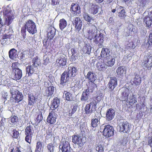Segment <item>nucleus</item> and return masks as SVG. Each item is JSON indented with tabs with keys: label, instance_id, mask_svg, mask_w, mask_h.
Masks as SVG:
<instances>
[{
	"label": "nucleus",
	"instance_id": "obj_57",
	"mask_svg": "<svg viewBox=\"0 0 152 152\" xmlns=\"http://www.w3.org/2000/svg\"><path fill=\"white\" fill-rule=\"evenodd\" d=\"M12 137L14 138H17L19 136V134L18 132L15 129H14L13 131Z\"/></svg>",
	"mask_w": 152,
	"mask_h": 152
},
{
	"label": "nucleus",
	"instance_id": "obj_21",
	"mask_svg": "<svg viewBox=\"0 0 152 152\" xmlns=\"http://www.w3.org/2000/svg\"><path fill=\"white\" fill-rule=\"evenodd\" d=\"M68 71H67V75L69 77H73L77 74V69L75 67H68Z\"/></svg>",
	"mask_w": 152,
	"mask_h": 152
},
{
	"label": "nucleus",
	"instance_id": "obj_32",
	"mask_svg": "<svg viewBox=\"0 0 152 152\" xmlns=\"http://www.w3.org/2000/svg\"><path fill=\"white\" fill-rule=\"evenodd\" d=\"M133 82L134 84L136 86L140 85L141 82L142 78L139 75L136 74Z\"/></svg>",
	"mask_w": 152,
	"mask_h": 152
},
{
	"label": "nucleus",
	"instance_id": "obj_26",
	"mask_svg": "<svg viewBox=\"0 0 152 152\" xmlns=\"http://www.w3.org/2000/svg\"><path fill=\"white\" fill-rule=\"evenodd\" d=\"M66 58L65 57H60L56 60L57 65L58 66H63L66 65Z\"/></svg>",
	"mask_w": 152,
	"mask_h": 152
},
{
	"label": "nucleus",
	"instance_id": "obj_63",
	"mask_svg": "<svg viewBox=\"0 0 152 152\" xmlns=\"http://www.w3.org/2000/svg\"><path fill=\"white\" fill-rule=\"evenodd\" d=\"M58 0H51V4L53 5H57L58 3Z\"/></svg>",
	"mask_w": 152,
	"mask_h": 152
},
{
	"label": "nucleus",
	"instance_id": "obj_45",
	"mask_svg": "<svg viewBox=\"0 0 152 152\" xmlns=\"http://www.w3.org/2000/svg\"><path fill=\"white\" fill-rule=\"evenodd\" d=\"M42 142L40 141H38L36 143L35 152H40L42 150Z\"/></svg>",
	"mask_w": 152,
	"mask_h": 152
},
{
	"label": "nucleus",
	"instance_id": "obj_62",
	"mask_svg": "<svg viewBox=\"0 0 152 152\" xmlns=\"http://www.w3.org/2000/svg\"><path fill=\"white\" fill-rule=\"evenodd\" d=\"M50 61L49 59L47 58L45 59L44 60L43 64L45 65H46Z\"/></svg>",
	"mask_w": 152,
	"mask_h": 152
},
{
	"label": "nucleus",
	"instance_id": "obj_35",
	"mask_svg": "<svg viewBox=\"0 0 152 152\" xmlns=\"http://www.w3.org/2000/svg\"><path fill=\"white\" fill-rule=\"evenodd\" d=\"M66 21L64 18L61 19L59 21V27L61 31L63 30L67 26Z\"/></svg>",
	"mask_w": 152,
	"mask_h": 152
},
{
	"label": "nucleus",
	"instance_id": "obj_1",
	"mask_svg": "<svg viewBox=\"0 0 152 152\" xmlns=\"http://www.w3.org/2000/svg\"><path fill=\"white\" fill-rule=\"evenodd\" d=\"M26 29L32 34H34L37 32L36 25L32 20L29 19L27 20L25 22L24 26L21 27L20 32L24 39L26 37Z\"/></svg>",
	"mask_w": 152,
	"mask_h": 152
},
{
	"label": "nucleus",
	"instance_id": "obj_29",
	"mask_svg": "<svg viewBox=\"0 0 152 152\" xmlns=\"http://www.w3.org/2000/svg\"><path fill=\"white\" fill-rule=\"evenodd\" d=\"M60 103V100L58 97H55L51 105L50 108L53 110L57 108L58 106Z\"/></svg>",
	"mask_w": 152,
	"mask_h": 152
},
{
	"label": "nucleus",
	"instance_id": "obj_17",
	"mask_svg": "<svg viewBox=\"0 0 152 152\" xmlns=\"http://www.w3.org/2000/svg\"><path fill=\"white\" fill-rule=\"evenodd\" d=\"M15 68V67H14ZM12 72L14 75V78L15 80L20 79L22 76L21 70L18 68H14L12 69Z\"/></svg>",
	"mask_w": 152,
	"mask_h": 152
},
{
	"label": "nucleus",
	"instance_id": "obj_20",
	"mask_svg": "<svg viewBox=\"0 0 152 152\" xmlns=\"http://www.w3.org/2000/svg\"><path fill=\"white\" fill-rule=\"evenodd\" d=\"M114 110L112 108L108 109L106 114V117L107 120L110 121L112 120L115 115Z\"/></svg>",
	"mask_w": 152,
	"mask_h": 152
},
{
	"label": "nucleus",
	"instance_id": "obj_28",
	"mask_svg": "<svg viewBox=\"0 0 152 152\" xmlns=\"http://www.w3.org/2000/svg\"><path fill=\"white\" fill-rule=\"evenodd\" d=\"M54 89V87L51 85L48 87L45 91V96L48 97H51L53 94Z\"/></svg>",
	"mask_w": 152,
	"mask_h": 152
},
{
	"label": "nucleus",
	"instance_id": "obj_52",
	"mask_svg": "<svg viewBox=\"0 0 152 152\" xmlns=\"http://www.w3.org/2000/svg\"><path fill=\"white\" fill-rule=\"evenodd\" d=\"M18 118L17 116L12 115L10 118L9 121L11 122V123H14L18 121Z\"/></svg>",
	"mask_w": 152,
	"mask_h": 152
},
{
	"label": "nucleus",
	"instance_id": "obj_3",
	"mask_svg": "<svg viewBox=\"0 0 152 152\" xmlns=\"http://www.w3.org/2000/svg\"><path fill=\"white\" fill-rule=\"evenodd\" d=\"M10 92L12 94V98L15 100V102L18 103L23 100V95L22 93L18 90H14L13 88H12L10 89Z\"/></svg>",
	"mask_w": 152,
	"mask_h": 152
},
{
	"label": "nucleus",
	"instance_id": "obj_64",
	"mask_svg": "<svg viewBox=\"0 0 152 152\" xmlns=\"http://www.w3.org/2000/svg\"><path fill=\"white\" fill-rule=\"evenodd\" d=\"M19 63L18 62H15L12 63V66H17Z\"/></svg>",
	"mask_w": 152,
	"mask_h": 152
},
{
	"label": "nucleus",
	"instance_id": "obj_27",
	"mask_svg": "<svg viewBox=\"0 0 152 152\" xmlns=\"http://www.w3.org/2000/svg\"><path fill=\"white\" fill-rule=\"evenodd\" d=\"M129 93V89L127 88L125 89L121 94V101H126L128 100Z\"/></svg>",
	"mask_w": 152,
	"mask_h": 152
},
{
	"label": "nucleus",
	"instance_id": "obj_53",
	"mask_svg": "<svg viewBox=\"0 0 152 152\" xmlns=\"http://www.w3.org/2000/svg\"><path fill=\"white\" fill-rule=\"evenodd\" d=\"M136 45L134 44V42L133 41H131L129 42L127 44L128 49H134L136 47Z\"/></svg>",
	"mask_w": 152,
	"mask_h": 152
},
{
	"label": "nucleus",
	"instance_id": "obj_58",
	"mask_svg": "<svg viewBox=\"0 0 152 152\" xmlns=\"http://www.w3.org/2000/svg\"><path fill=\"white\" fill-rule=\"evenodd\" d=\"M148 42L149 45H152V30L150 33Z\"/></svg>",
	"mask_w": 152,
	"mask_h": 152
},
{
	"label": "nucleus",
	"instance_id": "obj_4",
	"mask_svg": "<svg viewBox=\"0 0 152 152\" xmlns=\"http://www.w3.org/2000/svg\"><path fill=\"white\" fill-rule=\"evenodd\" d=\"M119 131L121 132L129 133L131 129V125L127 121H123L120 123Z\"/></svg>",
	"mask_w": 152,
	"mask_h": 152
},
{
	"label": "nucleus",
	"instance_id": "obj_37",
	"mask_svg": "<svg viewBox=\"0 0 152 152\" xmlns=\"http://www.w3.org/2000/svg\"><path fill=\"white\" fill-rule=\"evenodd\" d=\"M91 49V47L89 45L86 44L83 47L82 50L84 53L90 54Z\"/></svg>",
	"mask_w": 152,
	"mask_h": 152
},
{
	"label": "nucleus",
	"instance_id": "obj_34",
	"mask_svg": "<svg viewBox=\"0 0 152 152\" xmlns=\"http://www.w3.org/2000/svg\"><path fill=\"white\" fill-rule=\"evenodd\" d=\"M56 30L53 27L51 28L48 34V39L49 40L52 39L55 35Z\"/></svg>",
	"mask_w": 152,
	"mask_h": 152
},
{
	"label": "nucleus",
	"instance_id": "obj_51",
	"mask_svg": "<svg viewBox=\"0 0 152 152\" xmlns=\"http://www.w3.org/2000/svg\"><path fill=\"white\" fill-rule=\"evenodd\" d=\"M34 67H26V72L28 73V75L30 76L34 73Z\"/></svg>",
	"mask_w": 152,
	"mask_h": 152
},
{
	"label": "nucleus",
	"instance_id": "obj_60",
	"mask_svg": "<svg viewBox=\"0 0 152 152\" xmlns=\"http://www.w3.org/2000/svg\"><path fill=\"white\" fill-rule=\"evenodd\" d=\"M96 150L98 152H103L104 149L103 147L101 145H99L96 147Z\"/></svg>",
	"mask_w": 152,
	"mask_h": 152
},
{
	"label": "nucleus",
	"instance_id": "obj_48",
	"mask_svg": "<svg viewBox=\"0 0 152 152\" xmlns=\"http://www.w3.org/2000/svg\"><path fill=\"white\" fill-rule=\"evenodd\" d=\"M42 119L43 116L42 113L41 111H39L36 118L35 121L37 124H39L42 120Z\"/></svg>",
	"mask_w": 152,
	"mask_h": 152
},
{
	"label": "nucleus",
	"instance_id": "obj_40",
	"mask_svg": "<svg viewBox=\"0 0 152 152\" xmlns=\"http://www.w3.org/2000/svg\"><path fill=\"white\" fill-rule=\"evenodd\" d=\"M4 15L6 17V19H8L9 20H10L12 18V14L11 12L7 10H6L4 12Z\"/></svg>",
	"mask_w": 152,
	"mask_h": 152
},
{
	"label": "nucleus",
	"instance_id": "obj_39",
	"mask_svg": "<svg viewBox=\"0 0 152 152\" xmlns=\"http://www.w3.org/2000/svg\"><path fill=\"white\" fill-rule=\"evenodd\" d=\"M33 66H41V62L38 59V57L36 56L34 57L32 60Z\"/></svg>",
	"mask_w": 152,
	"mask_h": 152
},
{
	"label": "nucleus",
	"instance_id": "obj_25",
	"mask_svg": "<svg viewBox=\"0 0 152 152\" xmlns=\"http://www.w3.org/2000/svg\"><path fill=\"white\" fill-rule=\"evenodd\" d=\"M142 64L144 66H152V56H147L146 59L142 62Z\"/></svg>",
	"mask_w": 152,
	"mask_h": 152
},
{
	"label": "nucleus",
	"instance_id": "obj_50",
	"mask_svg": "<svg viewBox=\"0 0 152 152\" xmlns=\"http://www.w3.org/2000/svg\"><path fill=\"white\" fill-rule=\"evenodd\" d=\"M102 98L103 96L102 94L99 93L97 94L96 96L94 97V100H96L97 103H98L101 101Z\"/></svg>",
	"mask_w": 152,
	"mask_h": 152
},
{
	"label": "nucleus",
	"instance_id": "obj_56",
	"mask_svg": "<svg viewBox=\"0 0 152 152\" xmlns=\"http://www.w3.org/2000/svg\"><path fill=\"white\" fill-rule=\"evenodd\" d=\"M115 61V59L114 58H112L110 60L107 61V65L108 66H112L114 65Z\"/></svg>",
	"mask_w": 152,
	"mask_h": 152
},
{
	"label": "nucleus",
	"instance_id": "obj_8",
	"mask_svg": "<svg viewBox=\"0 0 152 152\" xmlns=\"http://www.w3.org/2000/svg\"><path fill=\"white\" fill-rule=\"evenodd\" d=\"M114 130L113 126L109 125H106L103 132V135L107 137L113 136L114 133Z\"/></svg>",
	"mask_w": 152,
	"mask_h": 152
},
{
	"label": "nucleus",
	"instance_id": "obj_55",
	"mask_svg": "<svg viewBox=\"0 0 152 152\" xmlns=\"http://www.w3.org/2000/svg\"><path fill=\"white\" fill-rule=\"evenodd\" d=\"M138 98L140 99V104H141L142 106L143 105H144V104L145 102V96L144 95L142 96H139L138 97Z\"/></svg>",
	"mask_w": 152,
	"mask_h": 152
},
{
	"label": "nucleus",
	"instance_id": "obj_7",
	"mask_svg": "<svg viewBox=\"0 0 152 152\" xmlns=\"http://www.w3.org/2000/svg\"><path fill=\"white\" fill-rule=\"evenodd\" d=\"M87 77L89 81L92 83L90 89H91L92 91L97 87L96 85L94 83L96 79V75L94 73L89 72L87 74Z\"/></svg>",
	"mask_w": 152,
	"mask_h": 152
},
{
	"label": "nucleus",
	"instance_id": "obj_2",
	"mask_svg": "<svg viewBox=\"0 0 152 152\" xmlns=\"http://www.w3.org/2000/svg\"><path fill=\"white\" fill-rule=\"evenodd\" d=\"M34 132L33 126L31 125L27 126L25 129V134L26 137L25 139L26 141L29 144L31 142L32 137Z\"/></svg>",
	"mask_w": 152,
	"mask_h": 152
},
{
	"label": "nucleus",
	"instance_id": "obj_38",
	"mask_svg": "<svg viewBox=\"0 0 152 152\" xmlns=\"http://www.w3.org/2000/svg\"><path fill=\"white\" fill-rule=\"evenodd\" d=\"M70 145L68 141L64 140L63 142L62 146L61 149V151L70 150Z\"/></svg>",
	"mask_w": 152,
	"mask_h": 152
},
{
	"label": "nucleus",
	"instance_id": "obj_6",
	"mask_svg": "<svg viewBox=\"0 0 152 152\" xmlns=\"http://www.w3.org/2000/svg\"><path fill=\"white\" fill-rule=\"evenodd\" d=\"M40 96L38 93L35 94L31 93L28 94V104L30 106L33 105L35 104Z\"/></svg>",
	"mask_w": 152,
	"mask_h": 152
},
{
	"label": "nucleus",
	"instance_id": "obj_36",
	"mask_svg": "<svg viewBox=\"0 0 152 152\" xmlns=\"http://www.w3.org/2000/svg\"><path fill=\"white\" fill-rule=\"evenodd\" d=\"M78 107L77 104H75L71 106V109L69 110L68 115L71 117L72 115L76 111Z\"/></svg>",
	"mask_w": 152,
	"mask_h": 152
},
{
	"label": "nucleus",
	"instance_id": "obj_24",
	"mask_svg": "<svg viewBox=\"0 0 152 152\" xmlns=\"http://www.w3.org/2000/svg\"><path fill=\"white\" fill-rule=\"evenodd\" d=\"M9 56L10 58L15 60L18 56L17 51L15 48L11 49L9 51Z\"/></svg>",
	"mask_w": 152,
	"mask_h": 152
},
{
	"label": "nucleus",
	"instance_id": "obj_54",
	"mask_svg": "<svg viewBox=\"0 0 152 152\" xmlns=\"http://www.w3.org/2000/svg\"><path fill=\"white\" fill-rule=\"evenodd\" d=\"M83 17L84 19L87 21L90 22L92 20V18L87 13H85L83 15Z\"/></svg>",
	"mask_w": 152,
	"mask_h": 152
},
{
	"label": "nucleus",
	"instance_id": "obj_13",
	"mask_svg": "<svg viewBox=\"0 0 152 152\" xmlns=\"http://www.w3.org/2000/svg\"><path fill=\"white\" fill-rule=\"evenodd\" d=\"M56 116L55 115V112L52 111L49 113V115L47 117V121L50 124H54L56 122Z\"/></svg>",
	"mask_w": 152,
	"mask_h": 152
},
{
	"label": "nucleus",
	"instance_id": "obj_46",
	"mask_svg": "<svg viewBox=\"0 0 152 152\" xmlns=\"http://www.w3.org/2000/svg\"><path fill=\"white\" fill-rule=\"evenodd\" d=\"M47 148L49 152H54L55 148L54 143H51L48 144Z\"/></svg>",
	"mask_w": 152,
	"mask_h": 152
},
{
	"label": "nucleus",
	"instance_id": "obj_11",
	"mask_svg": "<svg viewBox=\"0 0 152 152\" xmlns=\"http://www.w3.org/2000/svg\"><path fill=\"white\" fill-rule=\"evenodd\" d=\"M73 25L75 26V31L79 32L81 29L82 25V22L79 17L74 18L72 21Z\"/></svg>",
	"mask_w": 152,
	"mask_h": 152
},
{
	"label": "nucleus",
	"instance_id": "obj_33",
	"mask_svg": "<svg viewBox=\"0 0 152 152\" xmlns=\"http://www.w3.org/2000/svg\"><path fill=\"white\" fill-rule=\"evenodd\" d=\"M99 9V7L98 5L93 4L91 5L90 10L91 13L95 15L98 13Z\"/></svg>",
	"mask_w": 152,
	"mask_h": 152
},
{
	"label": "nucleus",
	"instance_id": "obj_19",
	"mask_svg": "<svg viewBox=\"0 0 152 152\" xmlns=\"http://www.w3.org/2000/svg\"><path fill=\"white\" fill-rule=\"evenodd\" d=\"M143 24L145 26L149 28L152 27V18L149 15L145 16L143 18Z\"/></svg>",
	"mask_w": 152,
	"mask_h": 152
},
{
	"label": "nucleus",
	"instance_id": "obj_49",
	"mask_svg": "<svg viewBox=\"0 0 152 152\" xmlns=\"http://www.w3.org/2000/svg\"><path fill=\"white\" fill-rule=\"evenodd\" d=\"M97 103L96 100L93 99L89 104H90V106L91 107V108L92 109H93L94 111H95L96 110V106Z\"/></svg>",
	"mask_w": 152,
	"mask_h": 152
},
{
	"label": "nucleus",
	"instance_id": "obj_9",
	"mask_svg": "<svg viewBox=\"0 0 152 152\" xmlns=\"http://www.w3.org/2000/svg\"><path fill=\"white\" fill-rule=\"evenodd\" d=\"M104 35L102 33H100L99 34H96L94 38V42L99 47H102L104 41Z\"/></svg>",
	"mask_w": 152,
	"mask_h": 152
},
{
	"label": "nucleus",
	"instance_id": "obj_18",
	"mask_svg": "<svg viewBox=\"0 0 152 152\" xmlns=\"http://www.w3.org/2000/svg\"><path fill=\"white\" fill-rule=\"evenodd\" d=\"M110 51L108 48H103L101 51L100 56L99 57L100 58H99V59H100L101 58H103L104 59H107L110 56Z\"/></svg>",
	"mask_w": 152,
	"mask_h": 152
},
{
	"label": "nucleus",
	"instance_id": "obj_5",
	"mask_svg": "<svg viewBox=\"0 0 152 152\" xmlns=\"http://www.w3.org/2000/svg\"><path fill=\"white\" fill-rule=\"evenodd\" d=\"M97 29L96 27L94 25H92L89 28V30L86 35V37L88 39L91 40L94 39L97 32Z\"/></svg>",
	"mask_w": 152,
	"mask_h": 152
},
{
	"label": "nucleus",
	"instance_id": "obj_14",
	"mask_svg": "<svg viewBox=\"0 0 152 152\" xmlns=\"http://www.w3.org/2000/svg\"><path fill=\"white\" fill-rule=\"evenodd\" d=\"M100 115L99 113L95 114L94 118L91 120V126L94 128L97 126L100 123Z\"/></svg>",
	"mask_w": 152,
	"mask_h": 152
},
{
	"label": "nucleus",
	"instance_id": "obj_47",
	"mask_svg": "<svg viewBox=\"0 0 152 152\" xmlns=\"http://www.w3.org/2000/svg\"><path fill=\"white\" fill-rule=\"evenodd\" d=\"M71 51L72 53L71 59L72 61H75L76 59V57H77V56L75 55L77 53L76 50L75 48H73L71 49Z\"/></svg>",
	"mask_w": 152,
	"mask_h": 152
},
{
	"label": "nucleus",
	"instance_id": "obj_31",
	"mask_svg": "<svg viewBox=\"0 0 152 152\" xmlns=\"http://www.w3.org/2000/svg\"><path fill=\"white\" fill-rule=\"evenodd\" d=\"M89 93L88 89H86L83 91L80 98L81 101L86 102L88 100Z\"/></svg>",
	"mask_w": 152,
	"mask_h": 152
},
{
	"label": "nucleus",
	"instance_id": "obj_44",
	"mask_svg": "<svg viewBox=\"0 0 152 152\" xmlns=\"http://www.w3.org/2000/svg\"><path fill=\"white\" fill-rule=\"evenodd\" d=\"M66 91H64V93L65 94V99L68 101H71L73 100V96L72 94L69 92H66Z\"/></svg>",
	"mask_w": 152,
	"mask_h": 152
},
{
	"label": "nucleus",
	"instance_id": "obj_12",
	"mask_svg": "<svg viewBox=\"0 0 152 152\" xmlns=\"http://www.w3.org/2000/svg\"><path fill=\"white\" fill-rule=\"evenodd\" d=\"M70 11L73 16L78 15L81 12L80 8L78 4L72 3L70 6Z\"/></svg>",
	"mask_w": 152,
	"mask_h": 152
},
{
	"label": "nucleus",
	"instance_id": "obj_42",
	"mask_svg": "<svg viewBox=\"0 0 152 152\" xmlns=\"http://www.w3.org/2000/svg\"><path fill=\"white\" fill-rule=\"evenodd\" d=\"M125 67L123 68V67H118L116 70L117 73L119 77L123 75L125 73L126 71L124 68Z\"/></svg>",
	"mask_w": 152,
	"mask_h": 152
},
{
	"label": "nucleus",
	"instance_id": "obj_59",
	"mask_svg": "<svg viewBox=\"0 0 152 152\" xmlns=\"http://www.w3.org/2000/svg\"><path fill=\"white\" fill-rule=\"evenodd\" d=\"M26 54L25 52H22L19 55L20 59L22 61H23L25 59V55Z\"/></svg>",
	"mask_w": 152,
	"mask_h": 152
},
{
	"label": "nucleus",
	"instance_id": "obj_30",
	"mask_svg": "<svg viewBox=\"0 0 152 152\" xmlns=\"http://www.w3.org/2000/svg\"><path fill=\"white\" fill-rule=\"evenodd\" d=\"M150 0H138L137 5L140 8H144L148 5Z\"/></svg>",
	"mask_w": 152,
	"mask_h": 152
},
{
	"label": "nucleus",
	"instance_id": "obj_23",
	"mask_svg": "<svg viewBox=\"0 0 152 152\" xmlns=\"http://www.w3.org/2000/svg\"><path fill=\"white\" fill-rule=\"evenodd\" d=\"M12 34L6 33L2 34L1 39V44L4 45L7 44V42L12 38Z\"/></svg>",
	"mask_w": 152,
	"mask_h": 152
},
{
	"label": "nucleus",
	"instance_id": "obj_15",
	"mask_svg": "<svg viewBox=\"0 0 152 152\" xmlns=\"http://www.w3.org/2000/svg\"><path fill=\"white\" fill-rule=\"evenodd\" d=\"M83 138L81 137L79 135H74L72 136V142L75 144H77L78 145H82L85 142L83 141Z\"/></svg>",
	"mask_w": 152,
	"mask_h": 152
},
{
	"label": "nucleus",
	"instance_id": "obj_61",
	"mask_svg": "<svg viewBox=\"0 0 152 152\" xmlns=\"http://www.w3.org/2000/svg\"><path fill=\"white\" fill-rule=\"evenodd\" d=\"M148 145L150 146L151 147H152V137H149L148 138Z\"/></svg>",
	"mask_w": 152,
	"mask_h": 152
},
{
	"label": "nucleus",
	"instance_id": "obj_41",
	"mask_svg": "<svg viewBox=\"0 0 152 152\" xmlns=\"http://www.w3.org/2000/svg\"><path fill=\"white\" fill-rule=\"evenodd\" d=\"M86 114L87 115H90L94 110L92 109L90 104H87L84 108Z\"/></svg>",
	"mask_w": 152,
	"mask_h": 152
},
{
	"label": "nucleus",
	"instance_id": "obj_16",
	"mask_svg": "<svg viewBox=\"0 0 152 152\" xmlns=\"http://www.w3.org/2000/svg\"><path fill=\"white\" fill-rule=\"evenodd\" d=\"M69 78L70 77L67 75V71H64L61 75L60 84L64 86L65 83L69 81Z\"/></svg>",
	"mask_w": 152,
	"mask_h": 152
},
{
	"label": "nucleus",
	"instance_id": "obj_43",
	"mask_svg": "<svg viewBox=\"0 0 152 152\" xmlns=\"http://www.w3.org/2000/svg\"><path fill=\"white\" fill-rule=\"evenodd\" d=\"M129 101L131 107H132V105L137 102V99L135 95L132 94V95L129 98Z\"/></svg>",
	"mask_w": 152,
	"mask_h": 152
},
{
	"label": "nucleus",
	"instance_id": "obj_10",
	"mask_svg": "<svg viewBox=\"0 0 152 152\" xmlns=\"http://www.w3.org/2000/svg\"><path fill=\"white\" fill-rule=\"evenodd\" d=\"M118 85L117 79L115 77H110L107 86L110 91H112Z\"/></svg>",
	"mask_w": 152,
	"mask_h": 152
},
{
	"label": "nucleus",
	"instance_id": "obj_22",
	"mask_svg": "<svg viewBox=\"0 0 152 152\" xmlns=\"http://www.w3.org/2000/svg\"><path fill=\"white\" fill-rule=\"evenodd\" d=\"M118 12V16L121 19H124L126 16V12L125 10L123 7L120 6L117 9Z\"/></svg>",
	"mask_w": 152,
	"mask_h": 152
}]
</instances>
